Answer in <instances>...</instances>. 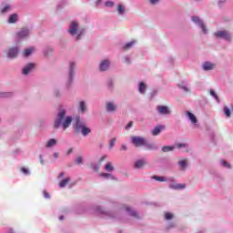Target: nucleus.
<instances>
[{
    "mask_svg": "<svg viewBox=\"0 0 233 233\" xmlns=\"http://www.w3.org/2000/svg\"><path fill=\"white\" fill-rule=\"evenodd\" d=\"M77 26H79V24L77 22H72L69 25L68 32L71 34V35H76L77 34Z\"/></svg>",
    "mask_w": 233,
    "mask_h": 233,
    "instance_id": "7",
    "label": "nucleus"
},
{
    "mask_svg": "<svg viewBox=\"0 0 233 233\" xmlns=\"http://www.w3.org/2000/svg\"><path fill=\"white\" fill-rule=\"evenodd\" d=\"M221 163H222L223 167H230V164L226 162L225 160H222Z\"/></svg>",
    "mask_w": 233,
    "mask_h": 233,
    "instance_id": "43",
    "label": "nucleus"
},
{
    "mask_svg": "<svg viewBox=\"0 0 233 233\" xmlns=\"http://www.w3.org/2000/svg\"><path fill=\"white\" fill-rule=\"evenodd\" d=\"M131 141L135 147H145L147 140L143 137H131Z\"/></svg>",
    "mask_w": 233,
    "mask_h": 233,
    "instance_id": "3",
    "label": "nucleus"
},
{
    "mask_svg": "<svg viewBox=\"0 0 233 233\" xmlns=\"http://www.w3.org/2000/svg\"><path fill=\"white\" fill-rule=\"evenodd\" d=\"M34 47H29L24 50V57H28V56H32V53L34 52Z\"/></svg>",
    "mask_w": 233,
    "mask_h": 233,
    "instance_id": "23",
    "label": "nucleus"
},
{
    "mask_svg": "<svg viewBox=\"0 0 233 233\" xmlns=\"http://www.w3.org/2000/svg\"><path fill=\"white\" fill-rule=\"evenodd\" d=\"M17 54H19V50L17 49V47H13L9 49L7 57H10V59H14L15 57H17Z\"/></svg>",
    "mask_w": 233,
    "mask_h": 233,
    "instance_id": "8",
    "label": "nucleus"
},
{
    "mask_svg": "<svg viewBox=\"0 0 233 233\" xmlns=\"http://www.w3.org/2000/svg\"><path fill=\"white\" fill-rule=\"evenodd\" d=\"M28 29L26 28H22L18 33H17V35L19 37V39H24V37H26L28 36Z\"/></svg>",
    "mask_w": 233,
    "mask_h": 233,
    "instance_id": "11",
    "label": "nucleus"
},
{
    "mask_svg": "<svg viewBox=\"0 0 233 233\" xmlns=\"http://www.w3.org/2000/svg\"><path fill=\"white\" fill-rule=\"evenodd\" d=\"M177 148H187L188 147V145L178 143V144H177Z\"/></svg>",
    "mask_w": 233,
    "mask_h": 233,
    "instance_id": "40",
    "label": "nucleus"
},
{
    "mask_svg": "<svg viewBox=\"0 0 233 233\" xmlns=\"http://www.w3.org/2000/svg\"><path fill=\"white\" fill-rule=\"evenodd\" d=\"M79 109L81 110V112H85V110H86V105H85L83 101L80 102Z\"/></svg>",
    "mask_w": 233,
    "mask_h": 233,
    "instance_id": "35",
    "label": "nucleus"
},
{
    "mask_svg": "<svg viewBox=\"0 0 233 233\" xmlns=\"http://www.w3.org/2000/svg\"><path fill=\"white\" fill-rule=\"evenodd\" d=\"M145 165H147V160H145V159H138V160H137L136 162H135V164H134V167H136V168H143V167L145 166Z\"/></svg>",
    "mask_w": 233,
    "mask_h": 233,
    "instance_id": "13",
    "label": "nucleus"
},
{
    "mask_svg": "<svg viewBox=\"0 0 233 233\" xmlns=\"http://www.w3.org/2000/svg\"><path fill=\"white\" fill-rule=\"evenodd\" d=\"M132 127H134V122L130 121L127 127H126V130H130V128H132Z\"/></svg>",
    "mask_w": 233,
    "mask_h": 233,
    "instance_id": "41",
    "label": "nucleus"
},
{
    "mask_svg": "<svg viewBox=\"0 0 233 233\" xmlns=\"http://www.w3.org/2000/svg\"><path fill=\"white\" fill-rule=\"evenodd\" d=\"M105 159H106V155H104L103 157H101V158L99 159V163H103Z\"/></svg>",
    "mask_w": 233,
    "mask_h": 233,
    "instance_id": "47",
    "label": "nucleus"
},
{
    "mask_svg": "<svg viewBox=\"0 0 233 233\" xmlns=\"http://www.w3.org/2000/svg\"><path fill=\"white\" fill-rule=\"evenodd\" d=\"M114 145H116V138H112L109 142V147L110 148H112V147H114Z\"/></svg>",
    "mask_w": 233,
    "mask_h": 233,
    "instance_id": "42",
    "label": "nucleus"
},
{
    "mask_svg": "<svg viewBox=\"0 0 233 233\" xmlns=\"http://www.w3.org/2000/svg\"><path fill=\"white\" fill-rule=\"evenodd\" d=\"M100 176L102 177H111L112 179H114V177L110 173H102V174H100Z\"/></svg>",
    "mask_w": 233,
    "mask_h": 233,
    "instance_id": "37",
    "label": "nucleus"
},
{
    "mask_svg": "<svg viewBox=\"0 0 233 233\" xmlns=\"http://www.w3.org/2000/svg\"><path fill=\"white\" fill-rule=\"evenodd\" d=\"M54 156H55V157H57V153H55Z\"/></svg>",
    "mask_w": 233,
    "mask_h": 233,
    "instance_id": "54",
    "label": "nucleus"
},
{
    "mask_svg": "<svg viewBox=\"0 0 233 233\" xmlns=\"http://www.w3.org/2000/svg\"><path fill=\"white\" fill-rule=\"evenodd\" d=\"M170 188H174L175 190H181L185 188V184H174L170 186Z\"/></svg>",
    "mask_w": 233,
    "mask_h": 233,
    "instance_id": "25",
    "label": "nucleus"
},
{
    "mask_svg": "<svg viewBox=\"0 0 233 233\" xmlns=\"http://www.w3.org/2000/svg\"><path fill=\"white\" fill-rule=\"evenodd\" d=\"M186 115L188 116L191 123H193V124L198 123V118L196 117V116L194 114L190 113V111H187Z\"/></svg>",
    "mask_w": 233,
    "mask_h": 233,
    "instance_id": "17",
    "label": "nucleus"
},
{
    "mask_svg": "<svg viewBox=\"0 0 233 233\" xmlns=\"http://www.w3.org/2000/svg\"><path fill=\"white\" fill-rule=\"evenodd\" d=\"M179 167L182 168V170H185L187 168V165H188V159L184 158L178 162Z\"/></svg>",
    "mask_w": 233,
    "mask_h": 233,
    "instance_id": "19",
    "label": "nucleus"
},
{
    "mask_svg": "<svg viewBox=\"0 0 233 233\" xmlns=\"http://www.w3.org/2000/svg\"><path fill=\"white\" fill-rule=\"evenodd\" d=\"M224 114L225 116H227V117H230V116L232 115L228 106H224Z\"/></svg>",
    "mask_w": 233,
    "mask_h": 233,
    "instance_id": "31",
    "label": "nucleus"
},
{
    "mask_svg": "<svg viewBox=\"0 0 233 233\" xmlns=\"http://www.w3.org/2000/svg\"><path fill=\"white\" fill-rule=\"evenodd\" d=\"M34 68H35V64H28L25 67H24L23 74L27 76V74H30V71L34 70Z\"/></svg>",
    "mask_w": 233,
    "mask_h": 233,
    "instance_id": "9",
    "label": "nucleus"
},
{
    "mask_svg": "<svg viewBox=\"0 0 233 233\" xmlns=\"http://www.w3.org/2000/svg\"><path fill=\"white\" fill-rule=\"evenodd\" d=\"M161 130H165V126H157V127H156L151 131V134H152V136H159V134L161 133Z\"/></svg>",
    "mask_w": 233,
    "mask_h": 233,
    "instance_id": "10",
    "label": "nucleus"
},
{
    "mask_svg": "<svg viewBox=\"0 0 233 233\" xmlns=\"http://www.w3.org/2000/svg\"><path fill=\"white\" fill-rule=\"evenodd\" d=\"M215 37H220L221 39H225L226 41H230V33L227 30L218 31L214 33Z\"/></svg>",
    "mask_w": 233,
    "mask_h": 233,
    "instance_id": "4",
    "label": "nucleus"
},
{
    "mask_svg": "<svg viewBox=\"0 0 233 233\" xmlns=\"http://www.w3.org/2000/svg\"><path fill=\"white\" fill-rule=\"evenodd\" d=\"M105 170L106 172H114V165L112 162H107L105 166Z\"/></svg>",
    "mask_w": 233,
    "mask_h": 233,
    "instance_id": "22",
    "label": "nucleus"
},
{
    "mask_svg": "<svg viewBox=\"0 0 233 233\" xmlns=\"http://www.w3.org/2000/svg\"><path fill=\"white\" fill-rule=\"evenodd\" d=\"M108 66H110V61L104 60L100 64V70L101 72H105V70H108Z\"/></svg>",
    "mask_w": 233,
    "mask_h": 233,
    "instance_id": "12",
    "label": "nucleus"
},
{
    "mask_svg": "<svg viewBox=\"0 0 233 233\" xmlns=\"http://www.w3.org/2000/svg\"><path fill=\"white\" fill-rule=\"evenodd\" d=\"M174 150V146H164L162 147V152H172Z\"/></svg>",
    "mask_w": 233,
    "mask_h": 233,
    "instance_id": "27",
    "label": "nucleus"
},
{
    "mask_svg": "<svg viewBox=\"0 0 233 233\" xmlns=\"http://www.w3.org/2000/svg\"><path fill=\"white\" fill-rule=\"evenodd\" d=\"M71 181V178L70 177H66L64 179H62L59 184H58V187L60 188H65V187H66Z\"/></svg>",
    "mask_w": 233,
    "mask_h": 233,
    "instance_id": "14",
    "label": "nucleus"
},
{
    "mask_svg": "<svg viewBox=\"0 0 233 233\" xmlns=\"http://www.w3.org/2000/svg\"><path fill=\"white\" fill-rule=\"evenodd\" d=\"M174 218V214L170 213V212H167L165 213V219H167V221L170 219Z\"/></svg>",
    "mask_w": 233,
    "mask_h": 233,
    "instance_id": "32",
    "label": "nucleus"
},
{
    "mask_svg": "<svg viewBox=\"0 0 233 233\" xmlns=\"http://www.w3.org/2000/svg\"><path fill=\"white\" fill-rule=\"evenodd\" d=\"M73 148H69L68 150H67V156H69V154H72V152H73Z\"/></svg>",
    "mask_w": 233,
    "mask_h": 233,
    "instance_id": "50",
    "label": "nucleus"
},
{
    "mask_svg": "<svg viewBox=\"0 0 233 233\" xmlns=\"http://www.w3.org/2000/svg\"><path fill=\"white\" fill-rule=\"evenodd\" d=\"M106 110H107V112H115L116 106L112 102H108L106 104Z\"/></svg>",
    "mask_w": 233,
    "mask_h": 233,
    "instance_id": "24",
    "label": "nucleus"
},
{
    "mask_svg": "<svg viewBox=\"0 0 233 233\" xmlns=\"http://www.w3.org/2000/svg\"><path fill=\"white\" fill-rule=\"evenodd\" d=\"M74 129L76 130V134H82V136L86 137L92 130L90 127H86L83 122H81V119L79 116L76 117V123L74 125Z\"/></svg>",
    "mask_w": 233,
    "mask_h": 233,
    "instance_id": "2",
    "label": "nucleus"
},
{
    "mask_svg": "<svg viewBox=\"0 0 233 233\" xmlns=\"http://www.w3.org/2000/svg\"><path fill=\"white\" fill-rule=\"evenodd\" d=\"M61 177H65V172H61V173L58 175V179H61Z\"/></svg>",
    "mask_w": 233,
    "mask_h": 233,
    "instance_id": "48",
    "label": "nucleus"
},
{
    "mask_svg": "<svg viewBox=\"0 0 233 233\" xmlns=\"http://www.w3.org/2000/svg\"><path fill=\"white\" fill-rule=\"evenodd\" d=\"M83 34V29L78 31V35L76 36V39L79 40L81 35Z\"/></svg>",
    "mask_w": 233,
    "mask_h": 233,
    "instance_id": "46",
    "label": "nucleus"
},
{
    "mask_svg": "<svg viewBox=\"0 0 233 233\" xmlns=\"http://www.w3.org/2000/svg\"><path fill=\"white\" fill-rule=\"evenodd\" d=\"M59 219L62 221V219H65V217L61 216Z\"/></svg>",
    "mask_w": 233,
    "mask_h": 233,
    "instance_id": "53",
    "label": "nucleus"
},
{
    "mask_svg": "<svg viewBox=\"0 0 233 233\" xmlns=\"http://www.w3.org/2000/svg\"><path fill=\"white\" fill-rule=\"evenodd\" d=\"M117 10H118V14H119L120 15H123V14H125V8L123 7L122 5H118Z\"/></svg>",
    "mask_w": 233,
    "mask_h": 233,
    "instance_id": "33",
    "label": "nucleus"
},
{
    "mask_svg": "<svg viewBox=\"0 0 233 233\" xmlns=\"http://www.w3.org/2000/svg\"><path fill=\"white\" fill-rule=\"evenodd\" d=\"M66 111L65 109L60 110L57 114V117L55 120L54 127L55 128H59V127H63L64 130H66L70 125H72V116H66Z\"/></svg>",
    "mask_w": 233,
    "mask_h": 233,
    "instance_id": "1",
    "label": "nucleus"
},
{
    "mask_svg": "<svg viewBox=\"0 0 233 233\" xmlns=\"http://www.w3.org/2000/svg\"><path fill=\"white\" fill-rule=\"evenodd\" d=\"M12 93H0V97H11Z\"/></svg>",
    "mask_w": 233,
    "mask_h": 233,
    "instance_id": "38",
    "label": "nucleus"
},
{
    "mask_svg": "<svg viewBox=\"0 0 233 233\" xmlns=\"http://www.w3.org/2000/svg\"><path fill=\"white\" fill-rule=\"evenodd\" d=\"M138 90L140 94H145V90H147V85L145 83L141 82L138 86Z\"/></svg>",
    "mask_w": 233,
    "mask_h": 233,
    "instance_id": "26",
    "label": "nucleus"
},
{
    "mask_svg": "<svg viewBox=\"0 0 233 233\" xmlns=\"http://www.w3.org/2000/svg\"><path fill=\"white\" fill-rule=\"evenodd\" d=\"M121 150H127V147L125 145L121 146Z\"/></svg>",
    "mask_w": 233,
    "mask_h": 233,
    "instance_id": "51",
    "label": "nucleus"
},
{
    "mask_svg": "<svg viewBox=\"0 0 233 233\" xmlns=\"http://www.w3.org/2000/svg\"><path fill=\"white\" fill-rule=\"evenodd\" d=\"M192 21H194V23H196L198 25L200 26V28L202 29L204 34H207V27H205V24H203V21H201V19H199V17L193 16Z\"/></svg>",
    "mask_w": 233,
    "mask_h": 233,
    "instance_id": "6",
    "label": "nucleus"
},
{
    "mask_svg": "<svg viewBox=\"0 0 233 233\" xmlns=\"http://www.w3.org/2000/svg\"><path fill=\"white\" fill-rule=\"evenodd\" d=\"M134 45H136V41H132V42L126 44L124 46V50H128V49L132 48V46H134Z\"/></svg>",
    "mask_w": 233,
    "mask_h": 233,
    "instance_id": "29",
    "label": "nucleus"
},
{
    "mask_svg": "<svg viewBox=\"0 0 233 233\" xmlns=\"http://www.w3.org/2000/svg\"><path fill=\"white\" fill-rule=\"evenodd\" d=\"M74 68H76V63L71 62L69 66V78L72 79L74 77Z\"/></svg>",
    "mask_w": 233,
    "mask_h": 233,
    "instance_id": "20",
    "label": "nucleus"
},
{
    "mask_svg": "<svg viewBox=\"0 0 233 233\" xmlns=\"http://www.w3.org/2000/svg\"><path fill=\"white\" fill-rule=\"evenodd\" d=\"M159 0H150L151 5H156Z\"/></svg>",
    "mask_w": 233,
    "mask_h": 233,
    "instance_id": "49",
    "label": "nucleus"
},
{
    "mask_svg": "<svg viewBox=\"0 0 233 233\" xmlns=\"http://www.w3.org/2000/svg\"><path fill=\"white\" fill-rule=\"evenodd\" d=\"M106 6H110V7H112V6H114V2H106Z\"/></svg>",
    "mask_w": 233,
    "mask_h": 233,
    "instance_id": "45",
    "label": "nucleus"
},
{
    "mask_svg": "<svg viewBox=\"0 0 233 233\" xmlns=\"http://www.w3.org/2000/svg\"><path fill=\"white\" fill-rule=\"evenodd\" d=\"M21 172H23V174H25L26 176L30 175V171L26 167H22Z\"/></svg>",
    "mask_w": 233,
    "mask_h": 233,
    "instance_id": "39",
    "label": "nucleus"
},
{
    "mask_svg": "<svg viewBox=\"0 0 233 233\" xmlns=\"http://www.w3.org/2000/svg\"><path fill=\"white\" fill-rule=\"evenodd\" d=\"M216 65L210 63V62H205L203 65V69L204 70H214V67Z\"/></svg>",
    "mask_w": 233,
    "mask_h": 233,
    "instance_id": "15",
    "label": "nucleus"
},
{
    "mask_svg": "<svg viewBox=\"0 0 233 233\" xmlns=\"http://www.w3.org/2000/svg\"><path fill=\"white\" fill-rule=\"evenodd\" d=\"M125 210L130 214V216H133V218H138L137 212L132 210V208L128 206H126Z\"/></svg>",
    "mask_w": 233,
    "mask_h": 233,
    "instance_id": "21",
    "label": "nucleus"
},
{
    "mask_svg": "<svg viewBox=\"0 0 233 233\" xmlns=\"http://www.w3.org/2000/svg\"><path fill=\"white\" fill-rule=\"evenodd\" d=\"M18 17H19V15H17V14L11 15L9 16L8 23L11 25L14 23H17Z\"/></svg>",
    "mask_w": 233,
    "mask_h": 233,
    "instance_id": "16",
    "label": "nucleus"
},
{
    "mask_svg": "<svg viewBox=\"0 0 233 233\" xmlns=\"http://www.w3.org/2000/svg\"><path fill=\"white\" fill-rule=\"evenodd\" d=\"M76 165H83V157H77L76 159Z\"/></svg>",
    "mask_w": 233,
    "mask_h": 233,
    "instance_id": "36",
    "label": "nucleus"
},
{
    "mask_svg": "<svg viewBox=\"0 0 233 233\" xmlns=\"http://www.w3.org/2000/svg\"><path fill=\"white\" fill-rule=\"evenodd\" d=\"M157 110L158 111V114H161L162 116H170L171 114L170 109H168V106H157Z\"/></svg>",
    "mask_w": 233,
    "mask_h": 233,
    "instance_id": "5",
    "label": "nucleus"
},
{
    "mask_svg": "<svg viewBox=\"0 0 233 233\" xmlns=\"http://www.w3.org/2000/svg\"><path fill=\"white\" fill-rule=\"evenodd\" d=\"M11 9H12V6L7 5L1 9V14H6V12H10Z\"/></svg>",
    "mask_w": 233,
    "mask_h": 233,
    "instance_id": "30",
    "label": "nucleus"
},
{
    "mask_svg": "<svg viewBox=\"0 0 233 233\" xmlns=\"http://www.w3.org/2000/svg\"><path fill=\"white\" fill-rule=\"evenodd\" d=\"M44 198H46V199L50 198V194H48L46 190H44Z\"/></svg>",
    "mask_w": 233,
    "mask_h": 233,
    "instance_id": "44",
    "label": "nucleus"
},
{
    "mask_svg": "<svg viewBox=\"0 0 233 233\" xmlns=\"http://www.w3.org/2000/svg\"><path fill=\"white\" fill-rule=\"evenodd\" d=\"M57 145V140L51 138L47 141L46 147V148H52V147H56Z\"/></svg>",
    "mask_w": 233,
    "mask_h": 233,
    "instance_id": "18",
    "label": "nucleus"
},
{
    "mask_svg": "<svg viewBox=\"0 0 233 233\" xmlns=\"http://www.w3.org/2000/svg\"><path fill=\"white\" fill-rule=\"evenodd\" d=\"M210 96H212L216 99V101L219 103V97L218 96V94H216L214 90H210Z\"/></svg>",
    "mask_w": 233,
    "mask_h": 233,
    "instance_id": "34",
    "label": "nucleus"
},
{
    "mask_svg": "<svg viewBox=\"0 0 233 233\" xmlns=\"http://www.w3.org/2000/svg\"><path fill=\"white\" fill-rule=\"evenodd\" d=\"M183 90H188V88H187V86H182Z\"/></svg>",
    "mask_w": 233,
    "mask_h": 233,
    "instance_id": "52",
    "label": "nucleus"
},
{
    "mask_svg": "<svg viewBox=\"0 0 233 233\" xmlns=\"http://www.w3.org/2000/svg\"><path fill=\"white\" fill-rule=\"evenodd\" d=\"M152 178L155 179V181H159L160 183L167 181L165 177L153 176Z\"/></svg>",
    "mask_w": 233,
    "mask_h": 233,
    "instance_id": "28",
    "label": "nucleus"
}]
</instances>
